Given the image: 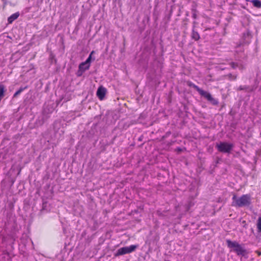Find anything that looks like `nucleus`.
I'll list each match as a JSON object with an SVG mask.
<instances>
[{
  "label": "nucleus",
  "instance_id": "obj_1",
  "mask_svg": "<svg viewBox=\"0 0 261 261\" xmlns=\"http://www.w3.org/2000/svg\"><path fill=\"white\" fill-rule=\"evenodd\" d=\"M227 247L231 249V251L235 252L237 255L247 258L249 252L244 247V244H240L237 241H232L230 240L226 241Z\"/></svg>",
  "mask_w": 261,
  "mask_h": 261
},
{
  "label": "nucleus",
  "instance_id": "obj_2",
  "mask_svg": "<svg viewBox=\"0 0 261 261\" xmlns=\"http://www.w3.org/2000/svg\"><path fill=\"white\" fill-rule=\"evenodd\" d=\"M232 200L231 205L235 207L248 206L251 203V196L249 194H244L240 197H238L234 194L232 196Z\"/></svg>",
  "mask_w": 261,
  "mask_h": 261
},
{
  "label": "nucleus",
  "instance_id": "obj_3",
  "mask_svg": "<svg viewBox=\"0 0 261 261\" xmlns=\"http://www.w3.org/2000/svg\"><path fill=\"white\" fill-rule=\"evenodd\" d=\"M234 147V144L227 142H220L216 143V148L218 151L223 153L229 154Z\"/></svg>",
  "mask_w": 261,
  "mask_h": 261
},
{
  "label": "nucleus",
  "instance_id": "obj_4",
  "mask_svg": "<svg viewBox=\"0 0 261 261\" xmlns=\"http://www.w3.org/2000/svg\"><path fill=\"white\" fill-rule=\"evenodd\" d=\"M139 245H132L129 246L123 247L119 248L115 253V256H119L126 254L132 253L136 250Z\"/></svg>",
  "mask_w": 261,
  "mask_h": 261
},
{
  "label": "nucleus",
  "instance_id": "obj_5",
  "mask_svg": "<svg viewBox=\"0 0 261 261\" xmlns=\"http://www.w3.org/2000/svg\"><path fill=\"white\" fill-rule=\"evenodd\" d=\"M236 62H230L229 63L230 66L233 69L238 68L240 70H243L246 69V64L241 60H236Z\"/></svg>",
  "mask_w": 261,
  "mask_h": 261
},
{
  "label": "nucleus",
  "instance_id": "obj_6",
  "mask_svg": "<svg viewBox=\"0 0 261 261\" xmlns=\"http://www.w3.org/2000/svg\"><path fill=\"white\" fill-rule=\"evenodd\" d=\"M107 89L103 86H100L96 92L97 96L100 100H102L105 96Z\"/></svg>",
  "mask_w": 261,
  "mask_h": 261
},
{
  "label": "nucleus",
  "instance_id": "obj_7",
  "mask_svg": "<svg viewBox=\"0 0 261 261\" xmlns=\"http://www.w3.org/2000/svg\"><path fill=\"white\" fill-rule=\"evenodd\" d=\"M237 91L244 90L246 92H251L253 91L252 87L247 85L240 86L237 89Z\"/></svg>",
  "mask_w": 261,
  "mask_h": 261
},
{
  "label": "nucleus",
  "instance_id": "obj_8",
  "mask_svg": "<svg viewBox=\"0 0 261 261\" xmlns=\"http://www.w3.org/2000/svg\"><path fill=\"white\" fill-rule=\"evenodd\" d=\"M196 23V21L193 22V30L192 33L191 35V37L193 39L195 40V41H197L200 39V35L199 33L195 31L194 30L195 25Z\"/></svg>",
  "mask_w": 261,
  "mask_h": 261
},
{
  "label": "nucleus",
  "instance_id": "obj_9",
  "mask_svg": "<svg viewBox=\"0 0 261 261\" xmlns=\"http://www.w3.org/2000/svg\"><path fill=\"white\" fill-rule=\"evenodd\" d=\"M20 14L19 12H17L13 14H12L8 18V23H12L15 20L18 18Z\"/></svg>",
  "mask_w": 261,
  "mask_h": 261
},
{
  "label": "nucleus",
  "instance_id": "obj_10",
  "mask_svg": "<svg viewBox=\"0 0 261 261\" xmlns=\"http://www.w3.org/2000/svg\"><path fill=\"white\" fill-rule=\"evenodd\" d=\"M198 93L201 96L205 98L207 100H208L212 96V95L208 92L203 90L200 89Z\"/></svg>",
  "mask_w": 261,
  "mask_h": 261
},
{
  "label": "nucleus",
  "instance_id": "obj_11",
  "mask_svg": "<svg viewBox=\"0 0 261 261\" xmlns=\"http://www.w3.org/2000/svg\"><path fill=\"white\" fill-rule=\"evenodd\" d=\"M94 53H95V51L94 50L92 51L91 52V53L90 54L88 58L86 59V60L85 62H83L82 65L89 64L90 65L92 60H93V61L95 60V58H93V59L92 58V55Z\"/></svg>",
  "mask_w": 261,
  "mask_h": 261
},
{
  "label": "nucleus",
  "instance_id": "obj_12",
  "mask_svg": "<svg viewBox=\"0 0 261 261\" xmlns=\"http://www.w3.org/2000/svg\"><path fill=\"white\" fill-rule=\"evenodd\" d=\"M82 64L83 62L80 63L79 66V69H81L83 71L85 72V71L88 70L90 68V65L89 64Z\"/></svg>",
  "mask_w": 261,
  "mask_h": 261
},
{
  "label": "nucleus",
  "instance_id": "obj_13",
  "mask_svg": "<svg viewBox=\"0 0 261 261\" xmlns=\"http://www.w3.org/2000/svg\"><path fill=\"white\" fill-rule=\"evenodd\" d=\"M5 91V87L3 84H0V101L4 96V92Z\"/></svg>",
  "mask_w": 261,
  "mask_h": 261
},
{
  "label": "nucleus",
  "instance_id": "obj_14",
  "mask_svg": "<svg viewBox=\"0 0 261 261\" xmlns=\"http://www.w3.org/2000/svg\"><path fill=\"white\" fill-rule=\"evenodd\" d=\"M27 87H20L18 90H17L13 95V97H17L18 95H19L24 89H25Z\"/></svg>",
  "mask_w": 261,
  "mask_h": 261
},
{
  "label": "nucleus",
  "instance_id": "obj_15",
  "mask_svg": "<svg viewBox=\"0 0 261 261\" xmlns=\"http://www.w3.org/2000/svg\"><path fill=\"white\" fill-rule=\"evenodd\" d=\"M8 5L14 7L17 5V3L16 2L13 3L11 1H5L4 3V8Z\"/></svg>",
  "mask_w": 261,
  "mask_h": 261
},
{
  "label": "nucleus",
  "instance_id": "obj_16",
  "mask_svg": "<svg viewBox=\"0 0 261 261\" xmlns=\"http://www.w3.org/2000/svg\"><path fill=\"white\" fill-rule=\"evenodd\" d=\"M188 86L190 87H193L194 89H195L198 92L200 90V88L197 85H195L194 83L192 82L188 83Z\"/></svg>",
  "mask_w": 261,
  "mask_h": 261
},
{
  "label": "nucleus",
  "instance_id": "obj_17",
  "mask_svg": "<svg viewBox=\"0 0 261 261\" xmlns=\"http://www.w3.org/2000/svg\"><path fill=\"white\" fill-rule=\"evenodd\" d=\"M253 4V5L257 8L261 7V1H250Z\"/></svg>",
  "mask_w": 261,
  "mask_h": 261
},
{
  "label": "nucleus",
  "instance_id": "obj_18",
  "mask_svg": "<svg viewBox=\"0 0 261 261\" xmlns=\"http://www.w3.org/2000/svg\"><path fill=\"white\" fill-rule=\"evenodd\" d=\"M208 101L214 106L217 105L219 103L217 99L213 98L212 96L210 98V99Z\"/></svg>",
  "mask_w": 261,
  "mask_h": 261
},
{
  "label": "nucleus",
  "instance_id": "obj_19",
  "mask_svg": "<svg viewBox=\"0 0 261 261\" xmlns=\"http://www.w3.org/2000/svg\"><path fill=\"white\" fill-rule=\"evenodd\" d=\"M192 18H194V19H196L197 18V11L194 6H193V8H192Z\"/></svg>",
  "mask_w": 261,
  "mask_h": 261
},
{
  "label": "nucleus",
  "instance_id": "obj_20",
  "mask_svg": "<svg viewBox=\"0 0 261 261\" xmlns=\"http://www.w3.org/2000/svg\"><path fill=\"white\" fill-rule=\"evenodd\" d=\"M227 76H228V79L231 80H236L237 78V74H232L231 73H229L227 75Z\"/></svg>",
  "mask_w": 261,
  "mask_h": 261
},
{
  "label": "nucleus",
  "instance_id": "obj_21",
  "mask_svg": "<svg viewBox=\"0 0 261 261\" xmlns=\"http://www.w3.org/2000/svg\"><path fill=\"white\" fill-rule=\"evenodd\" d=\"M174 7V6L173 5V3L171 4V5H170L171 9H170V11H169V15L168 16H167L168 20H169L170 19V16H171V14L172 13L173 8Z\"/></svg>",
  "mask_w": 261,
  "mask_h": 261
},
{
  "label": "nucleus",
  "instance_id": "obj_22",
  "mask_svg": "<svg viewBox=\"0 0 261 261\" xmlns=\"http://www.w3.org/2000/svg\"><path fill=\"white\" fill-rule=\"evenodd\" d=\"M84 72L81 69H78L77 71V73H76V75L77 76H81L83 75V73H84Z\"/></svg>",
  "mask_w": 261,
  "mask_h": 261
},
{
  "label": "nucleus",
  "instance_id": "obj_23",
  "mask_svg": "<svg viewBox=\"0 0 261 261\" xmlns=\"http://www.w3.org/2000/svg\"><path fill=\"white\" fill-rule=\"evenodd\" d=\"M164 212H162L160 210H158L156 211V214L159 216H162V217H164L165 216L164 214Z\"/></svg>",
  "mask_w": 261,
  "mask_h": 261
},
{
  "label": "nucleus",
  "instance_id": "obj_24",
  "mask_svg": "<svg viewBox=\"0 0 261 261\" xmlns=\"http://www.w3.org/2000/svg\"><path fill=\"white\" fill-rule=\"evenodd\" d=\"M170 134H171L170 132H167L166 134V136L167 137V136H169Z\"/></svg>",
  "mask_w": 261,
  "mask_h": 261
},
{
  "label": "nucleus",
  "instance_id": "obj_25",
  "mask_svg": "<svg viewBox=\"0 0 261 261\" xmlns=\"http://www.w3.org/2000/svg\"><path fill=\"white\" fill-rule=\"evenodd\" d=\"M27 12H28L30 9V8H27Z\"/></svg>",
  "mask_w": 261,
  "mask_h": 261
},
{
  "label": "nucleus",
  "instance_id": "obj_26",
  "mask_svg": "<svg viewBox=\"0 0 261 261\" xmlns=\"http://www.w3.org/2000/svg\"><path fill=\"white\" fill-rule=\"evenodd\" d=\"M260 136H261V132H260Z\"/></svg>",
  "mask_w": 261,
  "mask_h": 261
}]
</instances>
